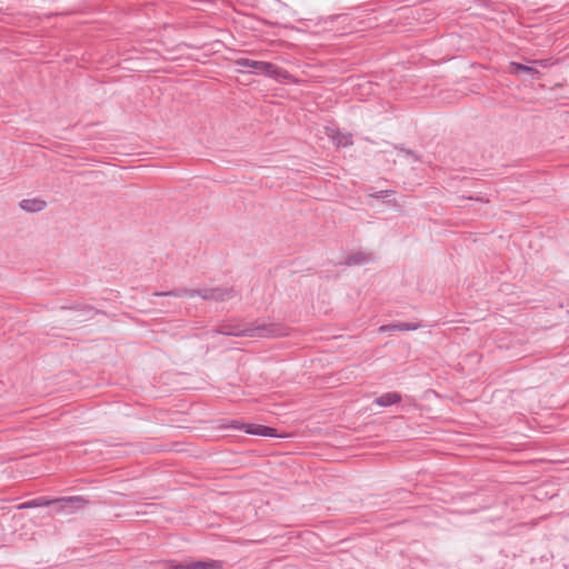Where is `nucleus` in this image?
<instances>
[{"label":"nucleus","mask_w":569,"mask_h":569,"mask_svg":"<svg viewBox=\"0 0 569 569\" xmlns=\"http://www.w3.org/2000/svg\"><path fill=\"white\" fill-rule=\"evenodd\" d=\"M223 563L220 560H199L186 563H178L172 569H222Z\"/></svg>","instance_id":"6"},{"label":"nucleus","mask_w":569,"mask_h":569,"mask_svg":"<svg viewBox=\"0 0 569 569\" xmlns=\"http://www.w3.org/2000/svg\"><path fill=\"white\" fill-rule=\"evenodd\" d=\"M259 74H263L267 78L273 79L278 82H287L292 78V76L286 69H282L274 63L267 61H263V66L261 67Z\"/></svg>","instance_id":"5"},{"label":"nucleus","mask_w":569,"mask_h":569,"mask_svg":"<svg viewBox=\"0 0 569 569\" xmlns=\"http://www.w3.org/2000/svg\"><path fill=\"white\" fill-rule=\"evenodd\" d=\"M234 63L239 68V71L251 74H259L261 67L263 66V61L251 60L248 58H239Z\"/></svg>","instance_id":"8"},{"label":"nucleus","mask_w":569,"mask_h":569,"mask_svg":"<svg viewBox=\"0 0 569 569\" xmlns=\"http://www.w3.org/2000/svg\"><path fill=\"white\" fill-rule=\"evenodd\" d=\"M154 297H174V298H193L200 297L203 300L209 301H227L236 296V291L232 287H214V288H202V289H189V288H177L170 291H154Z\"/></svg>","instance_id":"2"},{"label":"nucleus","mask_w":569,"mask_h":569,"mask_svg":"<svg viewBox=\"0 0 569 569\" xmlns=\"http://www.w3.org/2000/svg\"><path fill=\"white\" fill-rule=\"evenodd\" d=\"M19 207L29 213H37L46 209L47 202L41 198L23 199L19 202Z\"/></svg>","instance_id":"9"},{"label":"nucleus","mask_w":569,"mask_h":569,"mask_svg":"<svg viewBox=\"0 0 569 569\" xmlns=\"http://www.w3.org/2000/svg\"><path fill=\"white\" fill-rule=\"evenodd\" d=\"M333 144H336L337 148H346L349 146H352L353 140L351 133L342 132L340 130H331L330 133H328Z\"/></svg>","instance_id":"10"},{"label":"nucleus","mask_w":569,"mask_h":569,"mask_svg":"<svg viewBox=\"0 0 569 569\" xmlns=\"http://www.w3.org/2000/svg\"><path fill=\"white\" fill-rule=\"evenodd\" d=\"M406 153L409 156H413V152L411 150H406Z\"/></svg>","instance_id":"21"},{"label":"nucleus","mask_w":569,"mask_h":569,"mask_svg":"<svg viewBox=\"0 0 569 569\" xmlns=\"http://www.w3.org/2000/svg\"><path fill=\"white\" fill-rule=\"evenodd\" d=\"M262 430H263V426L262 425L246 423L244 432L248 433V435L261 436L262 437V435H263Z\"/></svg>","instance_id":"13"},{"label":"nucleus","mask_w":569,"mask_h":569,"mask_svg":"<svg viewBox=\"0 0 569 569\" xmlns=\"http://www.w3.org/2000/svg\"><path fill=\"white\" fill-rule=\"evenodd\" d=\"M398 331H413L421 327L419 322H397Z\"/></svg>","instance_id":"14"},{"label":"nucleus","mask_w":569,"mask_h":569,"mask_svg":"<svg viewBox=\"0 0 569 569\" xmlns=\"http://www.w3.org/2000/svg\"><path fill=\"white\" fill-rule=\"evenodd\" d=\"M52 513H56V512H54V508L52 509V511H49V515H52Z\"/></svg>","instance_id":"23"},{"label":"nucleus","mask_w":569,"mask_h":569,"mask_svg":"<svg viewBox=\"0 0 569 569\" xmlns=\"http://www.w3.org/2000/svg\"><path fill=\"white\" fill-rule=\"evenodd\" d=\"M402 399L401 395L396 391L385 392L377 397L373 400V403H376L379 407H390L392 405H396L400 402Z\"/></svg>","instance_id":"12"},{"label":"nucleus","mask_w":569,"mask_h":569,"mask_svg":"<svg viewBox=\"0 0 569 569\" xmlns=\"http://www.w3.org/2000/svg\"><path fill=\"white\" fill-rule=\"evenodd\" d=\"M395 331H398L396 323L383 325V326H381L379 328V332H381V333H389V335H391Z\"/></svg>","instance_id":"17"},{"label":"nucleus","mask_w":569,"mask_h":569,"mask_svg":"<svg viewBox=\"0 0 569 569\" xmlns=\"http://www.w3.org/2000/svg\"><path fill=\"white\" fill-rule=\"evenodd\" d=\"M509 72L513 76H520L521 73H526L531 79H535L536 76L539 74V71L535 67L516 61L510 62Z\"/></svg>","instance_id":"11"},{"label":"nucleus","mask_w":569,"mask_h":569,"mask_svg":"<svg viewBox=\"0 0 569 569\" xmlns=\"http://www.w3.org/2000/svg\"><path fill=\"white\" fill-rule=\"evenodd\" d=\"M262 432H263L262 437H271V438L278 437L277 430L272 427L263 426Z\"/></svg>","instance_id":"18"},{"label":"nucleus","mask_w":569,"mask_h":569,"mask_svg":"<svg viewBox=\"0 0 569 569\" xmlns=\"http://www.w3.org/2000/svg\"><path fill=\"white\" fill-rule=\"evenodd\" d=\"M375 260V256L371 252L358 251L349 254L346 260L341 263L347 267L365 266Z\"/></svg>","instance_id":"7"},{"label":"nucleus","mask_w":569,"mask_h":569,"mask_svg":"<svg viewBox=\"0 0 569 569\" xmlns=\"http://www.w3.org/2000/svg\"><path fill=\"white\" fill-rule=\"evenodd\" d=\"M393 193H395L393 190L388 189V190H381V191H378L375 193H369V196H371L372 198H376V199H385Z\"/></svg>","instance_id":"16"},{"label":"nucleus","mask_w":569,"mask_h":569,"mask_svg":"<svg viewBox=\"0 0 569 569\" xmlns=\"http://www.w3.org/2000/svg\"><path fill=\"white\" fill-rule=\"evenodd\" d=\"M259 74H263L267 78L273 79L278 82H287L292 78V76L286 69H282L274 63L267 61H263V66L261 67Z\"/></svg>","instance_id":"4"},{"label":"nucleus","mask_w":569,"mask_h":569,"mask_svg":"<svg viewBox=\"0 0 569 569\" xmlns=\"http://www.w3.org/2000/svg\"><path fill=\"white\" fill-rule=\"evenodd\" d=\"M341 18H345V16H342V14L329 16L328 18L325 19V22H333V21L339 20Z\"/></svg>","instance_id":"20"},{"label":"nucleus","mask_w":569,"mask_h":569,"mask_svg":"<svg viewBox=\"0 0 569 569\" xmlns=\"http://www.w3.org/2000/svg\"><path fill=\"white\" fill-rule=\"evenodd\" d=\"M533 63L538 64L540 67H543V68H547L550 66L549 60H546V59L535 60Z\"/></svg>","instance_id":"19"},{"label":"nucleus","mask_w":569,"mask_h":569,"mask_svg":"<svg viewBox=\"0 0 569 569\" xmlns=\"http://www.w3.org/2000/svg\"><path fill=\"white\" fill-rule=\"evenodd\" d=\"M86 500L79 496L60 497L54 499H48L44 497H38L18 506V509H32L39 507H54V512L69 515L79 509Z\"/></svg>","instance_id":"3"},{"label":"nucleus","mask_w":569,"mask_h":569,"mask_svg":"<svg viewBox=\"0 0 569 569\" xmlns=\"http://www.w3.org/2000/svg\"><path fill=\"white\" fill-rule=\"evenodd\" d=\"M86 312H87V313H91V312H92V309L88 308V309H86Z\"/></svg>","instance_id":"22"},{"label":"nucleus","mask_w":569,"mask_h":569,"mask_svg":"<svg viewBox=\"0 0 569 569\" xmlns=\"http://www.w3.org/2000/svg\"><path fill=\"white\" fill-rule=\"evenodd\" d=\"M217 332L229 337H250V338H279L288 336V327L281 323H226L221 325Z\"/></svg>","instance_id":"1"},{"label":"nucleus","mask_w":569,"mask_h":569,"mask_svg":"<svg viewBox=\"0 0 569 569\" xmlns=\"http://www.w3.org/2000/svg\"><path fill=\"white\" fill-rule=\"evenodd\" d=\"M224 428L234 429V430H243L246 429V423L240 420H230L228 423L223 425Z\"/></svg>","instance_id":"15"}]
</instances>
